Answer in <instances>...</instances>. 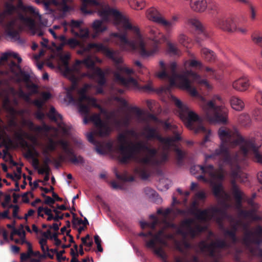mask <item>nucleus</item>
I'll list each match as a JSON object with an SVG mask.
<instances>
[{
	"label": "nucleus",
	"instance_id": "f257e3e1",
	"mask_svg": "<svg viewBox=\"0 0 262 262\" xmlns=\"http://www.w3.org/2000/svg\"><path fill=\"white\" fill-rule=\"evenodd\" d=\"M195 170L197 172L200 171L204 174L208 176V179L205 178L202 175L199 176L197 178L210 183L212 187L213 193L218 200L219 204L217 206L201 210L198 208V202L205 201L206 193L204 190L197 192L191 206V213L194 216V218L184 220L181 227L177 229V231L183 236L188 234L191 236H195L207 228V222L208 221L214 219L219 224L225 237L229 238L231 242L228 243L217 238L213 233L209 232L208 236L209 243L205 241L200 243L199 248L200 251L207 253L214 259L213 262H219L217 259L222 256V251L232 247L239 241L235 236L236 232L239 229L244 232L242 243L249 248L252 255L258 254L262 258V249L250 247L253 244L262 243V227L258 226L250 230L249 223L244 220L257 219L254 212L257 208V205L253 202L252 199H249L247 202L253 207L252 210H243L241 209V207L237 208L235 204V208L238 210V218L235 219L232 216L228 215L226 211L232 207V199L230 195L224 190L221 183L224 177L221 167L219 169H215L212 165H208L204 166L195 165L190 168V172L193 174L195 173Z\"/></svg>",
	"mask_w": 262,
	"mask_h": 262
},
{
	"label": "nucleus",
	"instance_id": "f03ea898",
	"mask_svg": "<svg viewBox=\"0 0 262 262\" xmlns=\"http://www.w3.org/2000/svg\"><path fill=\"white\" fill-rule=\"evenodd\" d=\"M58 40L60 44L56 46L59 52L61 63L59 69L63 75L70 79L72 84L68 90L67 98L69 102L79 106L80 112L86 114L89 111L86 104L95 105V100L86 95V93L93 87L90 84H85L77 91V97L73 96L72 91L77 86V82L84 77L90 79H97L98 83L103 85L105 83L103 72L96 67V63H101L102 60L91 53L101 52L114 63L118 64L122 61V56L118 51L110 50L101 43H91L86 46L74 38L67 39L64 35H60Z\"/></svg>",
	"mask_w": 262,
	"mask_h": 262
},
{
	"label": "nucleus",
	"instance_id": "7ed1b4c3",
	"mask_svg": "<svg viewBox=\"0 0 262 262\" xmlns=\"http://www.w3.org/2000/svg\"><path fill=\"white\" fill-rule=\"evenodd\" d=\"M81 11L85 14H91L92 8H95L98 15L103 21L113 20L114 23L119 30H131L133 33L132 40H128L126 33H113L112 36L118 39L117 44L123 51H137L141 56L148 57L152 56L159 51L158 45L165 42L167 46V51L172 55H179V50L176 45L169 41V34H164L159 29L155 27L149 28L148 35L150 40L152 41L155 46L152 49H149L147 43L137 26H133L125 16L122 15L118 11L111 8L108 5L101 3L99 0H82Z\"/></svg>",
	"mask_w": 262,
	"mask_h": 262
},
{
	"label": "nucleus",
	"instance_id": "20e7f679",
	"mask_svg": "<svg viewBox=\"0 0 262 262\" xmlns=\"http://www.w3.org/2000/svg\"><path fill=\"white\" fill-rule=\"evenodd\" d=\"M218 134L221 140V145L213 154L205 156V160H220V166L222 164L235 166V169L232 170L231 172V177L234 179L231 182L232 191L236 200V207L239 208L244 193L235 184V180L245 182L247 175L240 170L238 164L252 154L255 160L262 164V154L258 151L261 142L253 137L244 138L236 129L222 127Z\"/></svg>",
	"mask_w": 262,
	"mask_h": 262
},
{
	"label": "nucleus",
	"instance_id": "39448f33",
	"mask_svg": "<svg viewBox=\"0 0 262 262\" xmlns=\"http://www.w3.org/2000/svg\"><path fill=\"white\" fill-rule=\"evenodd\" d=\"M159 64L162 71L158 73L157 76L160 79H168L169 81V85L165 91H169L173 86H179L188 92L192 96L198 97L202 101L200 106L207 121L222 124L227 122L228 110L224 105L222 98L219 95H214L211 99L206 100L191 85L189 77L191 78L193 82L211 90L212 85L207 79L202 78L201 75L189 69H184L178 74L177 65L175 62H170L167 67L162 60L159 62Z\"/></svg>",
	"mask_w": 262,
	"mask_h": 262
},
{
	"label": "nucleus",
	"instance_id": "423d86ee",
	"mask_svg": "<svg viewBox=\"0 0 262 262\" xmlns=\"http://www.w3.org/2000/svg\"><path fill=\"white\" fill-rule=\"evenodd\" d=\"M91 98V97H90ZM93 98V97H91ZM94 99V98H93ZM95 100V105L91 103L84 104L88 105L89 111L86 114H83L80 112V114L84 116L83 119V123L86 124L89 121H91L94 124V128L93 132L87 133L86 137L88 140L91 143L95 145V149L96 151L99 154H104L107 151H111L113 148V143L111 142H107L105 144L103 143H99L97 142L94 138V135L104 137L108 136L112 132L113 128L112 126H114L117 129H120L121 127H127L133 119L132 116L129 114H126L121 119L119 120L116 117V112L112 111L107 112L103 109L101 108L100 112L105 119L103 121L100 114H94L89 117L90 107L91 106H93L96 107H99V105L96 103V100ZM78 108H79V106ZM79 111L80 110H79Z\"/></svg>",
	"mask_w": 262,
	"mask_h": 262
},
{
	"label": "nucleus",
	"instance_id": "0eeeda50",
	"mask_svg": "<svg viewBox=\"0 0 262 262\" xmlns=\"http://www.w3.org/2000/svg\"><path fill=\"white\" fill-rule=\"evenodd\" d=\"M127 136L137 139L139 134L134 129H130L119 135L116 148L121 162L127 163L133 160L141 165V164L160 163L166 160L164 154L158 159L156 158V148L147 145L142 141H128Z\"/></svg>",
	"mask_w": 262,
	"mask_h": 262
},
{
	"label": "nucleus",
	"instance_id": "6e6552de",
	"mask_svg": "<svg viewBox=\"0 0 262 262\" xmlns=\"http://www.w3.org/2000/svg\"><path fill=\"white\" fill-rule=\"evenodd\" d=\"M141 135L148 140L156 139L159 141L160 151L156 149V158L157 159L163 154H165L166 156V160L163 162L157 164H141V165L138 166L135 168V172L142 179H147L149 176V169L148 166L162 165L168 160L169 150L170 149H172L176 151L179 162H180L184 157L185 153L178 147V143L181 140V137L178 133H175L172 137H162L159 134L156 128L151 127L148 125L144 127Z\"/></svg>",
	"mask_w": 262,
	"mask_h": 262
},
{
	"label": "nucleus",
	"instance_id": "1a4fd4ad",
	"mask_svg": "<svg viewBox=\"0 0 262 262\" xmlns=\"http://www.w3.org/2000/svg\"><path fill=\"white\" fill-rule=\"evenodd\" d=\"M47 19L42 18L38 10L34 7L26 5L21 0H17V30L28 29L34 35L42 36L49 31L55 39L58 40L57 30L59 26L55 25L48 28Z\"/></svg>",
	"mask_w": 262,
	"mask_h": 262
},
{
	"label": "nucleus",
	"instance_id": "9d476101",
	"mask_svg": "<svg viewBox=\"0 0 262 262\" xmlns=\"http://www.w3.org/2000/svg\"><path fill=\"white\" fill-rule=\"evenodd\" d=\"M169 224L166 223L164 227L161 228L156 234H154L152 231L147 232L146 233L141 232L139 236H145L144 241L146 247L151 249L152 252L162 259L166 258V254L163 250V247L168 246L167 241H172L175 245L176 248L179 251H182L180 243H178L171 234H168L167 227Z\"/></svg>",
	"mask_w": 262,
	"mask_h": 262
},
{
	"label": "nucleus",
	"instance_id": "9b49d317",
	"mask_svg": "<svg viewBox=\"0 0 262 262\" xmlns=\"http://www.w3.org/2000/svg\"><path fill=\"white\" fill-rule=\"evenodd\" d=\"M171 100L177 107L179 116L185 125L190 129L193 130L195 133H203L205 134L204 142L209 140L210 131L207 130L203 125L202 119L193 111L179 99L173 96H171Z\"/></svg>",
	"mask_w": 262,
	"mask_h": 262
},
{
	"label": "nucleus",
	"instance_id": "f8f14e48",
	"mask_svg": "<svg viewBox=\"0 0 262 262\" xmlns=\"http://www.w3.org/2000/svg\"><path fill=\"white\" fill-rule=\"evenodd\" d=\"M116 71L114 72V76L116 82L124 86L125 87L134 90H142L145 92H150L153 90L152 85L151 81H149L146 84L142 87H140L137 81L133 77L128 76L124 77L122 74H125L130 75L133 73L132 69L128 68L125 64H123V58L122 61L117 64L115 63Z\"/></svg>",
	"mask_w": 262,
	"mask_h": 262
},
{
	"label": "nucleus",
	"instance_id": "ddd939ff",
	"mask_svg": "<svg viewBox=\"0 0 262 262\" xmlns=\"http://www.w3.org/2000/svg\"><path fill=\"white\" fill-rule=\"evenodd\" d=\"M57 144L60 145L67 158L71 162L74 164L83 163L84 162V160L82 157L80 156H77L75 154L74 151L69 142L63 139H60L57 141H55L52 138L49 137L44 149V154L47 156L50 151L55 150Z\"/></svg>",
	"mask_w": 262,
	"mask_h": 262
},
{
	"label": "nucleus",
	"instance_id": "4468645a",
	"mask_svg": "<svg viewBox=\"0 0 262 262\" xmlns=\"http://www.w3.org/2000/svg\"><path fill=\"white\" fill-rule=\"evenodd\" d=\"M16 10V7L12 4L7 3L5 10L0 13V24L3 26L7 36L15 39L16 37V18L11 19L12 13Z\"/></svg>",
	"mask_w": 262,
	"mask_h": 262
},
{
	"label": "nucleus",
	"instance_id": "2eb2a0df",
	"mask_svg": "<svg viewBox=\"0 0 262 262\" xmlns=\"http://www.w3.org/2000/svg\"><path fill=\"white\" fill-rule=\"evenodd\" d=\"M172 209L170 208H167L164 210L162 209H159L157 211L158 214H160L163 215L164 217V225L161 228H163L165 225L166 223L169 224L168 226L167 227V231L168 234H171L173 235L174 239L180 244V246L181 249H182V247H184L185 248H188L190 246V244L188 242V239L190 238H192L194 236H191L190 235L188 234H186L185 236H183L181 233L178 232L177 229H179L181 227L182 223L184 221H183L180 225L179 226H177L176 225L173 224H171L168 223L166 221V219L167 216L171 212Z\"/></svg>",
	"mask_w": 262,
	"mask_h": 262
},
{
	"label": "nucleus",
	"instance_id": "dca6fc26",
	"mask_svg": "<svg viewBox=\"0 0 262 262\" xmlns=\"http://www.w3.org/2000/svg\"><path fill=\"white\" fill-rule=\"evenodd\" d=\"M30 79V76L28 74L21 71L20 67L17 65V82L18 80H22L26 83V87L29 91V94H26L21 90H17V97H21L23 98L26 101L29 102L30 101V95L32 94L35 93L37 92L36 86L30 83L29 81Z\"/></svg>",
	"mask_w": 262,
	"mask_h": 262
},
{
	"label": "nucleus",
	"instance_id": "f3484780",
	"mask_svg": "<svg viewBox=\"0 0 262 262\" xmlns=\"http://www.w3.org/2000/svg\"><path fill=\"white\" fill-rule=\"evenodd\" d=\"M25 230H27L28 232H31V230L28 226H23L20 225L19 228H17V244H26L28 246L27 253L21 254L20 259L21 261L26 260L33 254L30 243L28 242L26 239Z\"/></svg>",
	"mask_w": 262,
	"mask_h": 262
},
{
	"label": "nucleus",
	"instance_id": "a211bd4d",
	"mask_svg": "<svg viewBox=\"0 0 262 262\" xmlns=\"http://www.w3.org/2000/svg\"><path fill=\"white\" fill-rule=\"evenodd\" d=\"M83 23L82 20L72 19L69 21L63 23V26L66 28L69 27L72 34L81 38H86L89 36V31L87 28H82L81 25Z\"/></svg>",
	"mask_w": 262,
	"mask_h": 262
},
{
	"label": "nucleus",
	"instance_id": "6ab92c4d",
	"mask_svg": "<svg viewBox=\"0 0 262 262\" xmlns=\"http://www.w3.org/2000/svg\"><path fill=\"white\" fill-rule=\"evenodd\" d=\"M215 26L224 31L232 33L237 29L236 24L232 17L219 16L215 21Z\"/></svg>",
	"mask_w": 262,
	"mask_h": 262
},
{
	"label": "nucleus",
	"instance_id": "aec40b11",
	"mask_svg": "<svg viewBox=\"0 0 262 262\" xmlns=\"http://www.w3.org/2000/svg\"><path fill=\"white\" fill-rule=\"evenodd\" d=\"M12 56L14 58L16 59V53L11 52H5L2 54L0 58V66H5L7 64L8 69L7 72H11L14 76H16V63L10 59Z\"/></svg>",
	"mask_w": 262,
	"mask_h": 262
},
{
	"label": "nucleus",
	"instance_id": "412c9836",
	"mask_svg": "<svg viewBox=\"0 0 262 262\" xmlns=\"http://www.w3.org/2000/svg\"><path fill=\"white\" fill-rule=\"evenodd\" d=\"M35 1L38 4H42L44 8L48 11H52V6L58 7L63 12H67L70 9L65 0H62L61 2L58 0H35Z\"/></svg>",
	"mask_w": 262,
	"mask_h": 262
},
{
	"label": "nucleus",
	"instance_id": "4be33fe9",
	"mask_svg": "<svg viewBox=\"0 0 262 262\" xmlns=\"http://www.w3.org/2000/svg\"><path fill=\"white\" fill-rule=\"evenodd\" d=\"M48 117L56 122L58 128L63 134L68 135L70 132V127L65 124L62 121V116L58 114L54 107H51L47 114Z\"/></svg>",
	"mask_w": 262,
	"mask_h": 262
},
{
	"label": "nucleus",
	"instance_id": "5701e85b",
	"mask_svg": "<svg viewBox=\"0 0 262 262\" xmlns=\"http://www.w3.org/2000/svg\"><path fill=\"white\" fill-rule=\"evenodd\" d=\"M53 209H49L48 207H39L38 208V215L39 216L43 217L44 214L48 216L47 220L50 221L53 220L58 222L63 219V215H59V212L54 207H52Z\"/></svg>",
	"mask_w": 262,
	"mask_h": 262
},
{
	"label": "nucleus",
	"instance_id": "b1692460",
	"mask_svg": "<svg viewBox=\"0 0 262 262\" xmlns=\"http://www.w3.org/2000/svg\"><path fill=\"white\" fill-rule=\"evenodd\" d=\"M12 179L14 182L15 188L14 189V192L13 194V199L14 205L10 204L11 201V196L9 194H6L5 196L4 201L2 203V206L4 208H6L8 207H11L13 208V216L15 220L16 218V172L14 171L12 176ZM15 221H14V223H15Z\"/></svg>",
	"mask_w": 262,
	"mask_h": 262
},
{
	"label": "nucleus",
	"instance_id": "393cba45",
	"mask_svg": "<svg viewBox=\"0 0 262 262\" xmlns=\"http://www.w3.org/2000/svg\"><path fill=\"white\" fill-rule=\"evenodd\" d=\"M192 67L197 70H201L203 69H205L206 72L210 73L212 76L214 75L215 70L211 67H205L203 63L199 60H196L195 58L186 60L184 63V69H188V68Z\"/></svg>",
	"mask_w": 262,
	"mask_h": 262
},
{
	"label": "nucleus",
	"instance_id": "a878e982",
	"mask_svg": "<svg viewBox=\"0 0 262 262\" xmlns=\"http://www.w3.org/2000/svg\"><path fill=\"white\" fill-rule=\"evenodd\" d=\"M27 125L30 129L38 133H43L48 135L51 130H53L54 132V134L52 135L53 137H56L58 134V131L56 128L50 127L44 123L41 126H35L31 121H28Z\"/></svg>",
	"mask_w": 262,
	"mask_h": 262
},
{
	"label": "nucleus",
	"instance_id": "bb28decb",
	"mask_svg": "<svg viewBox=\"0 0 262 262\" xmlns=\"http://www.w3.org/2000/svg\"><path fill=\"white\" fill-rule=\"evenodd\" d=\"M148 19L162 26L164 17L155 8H151L146 12Z\"/></svg>",
	"mask_w": 262,
	"mask_h": 262
},
{
	"label": "nucleus",
	"instance_id": "cd10ccee",
	"mask_svg": "<svg viewBox=\"0 0 262 262\" xmlns=\"http://www.w3.org/2000/svg\"><path fill=\"white\" fill-rule=\"evenodd\" d=\"M191 9L196 12H203L207 7L206 0H193L190 2Z\"/></svg>",
	"mask_w": 262,
	"mask_h": 262
},
{
	"label": "nucleus",
	"instance_id": "c85d7f7f",
	"mask_svg": "<svg viewBox=\"0 0 262 262\" xmlns=\"http://www.w3.org/2000/svg\"><path fill=\"white\" fill-rule=\"evenodd\" d=\"M249 85L248 79L245 76L235 80L232 83V87L236 90L244 91Z\"/></svg>",
	"mask_w": 262,
	"mask_h": 262
},
{
	"label": "nucleus",
	"instance_id": "c756f323",
	"mask_svg": "<svg viewBox=\"0 0 262 262\" xmlns=\"http://www.w3.org/2000/svg\"><path fill=\"white\" fill-rule=\"evenodd\" d=\"M178 20L179 17L177 15L172 16L170 20H167L164 17L162 26L164 27L167 34H169L170 31L175 26Z\"/></svg>",
	"mask_w": 262,
	"mask_h": 262
},
{
	"label": "nucleus",
	"instance_id": "7c9ffc66",
	"mask_svg": "<svg viewBox=\"0 0 262 262\" xmlns=\"http://www.w3.org/2000/svg\"><path fill=\"white\" fill-rule=\"evenodd\" d=\"M230 102L232 107L236 111H241L244 107L243 101L237 97H233L230 100Z\"/></svg>",
	"mask_w": 262,
	"mask_h": 262
},
{
	"label": "nucleus",
	"instance_id": "2f4dec72",
	"mask_svg": "<svg viewBox=\"0 0 262 262\" xmlns=\"http://www.w3.org/2000/svg\"><path fill=\"white\" fill-rule=\"evenodd\" d=\"M187 24L195 28V29L199 31L203 32V26L196 18L192 17L189 18L187 20Z\"/></svg>",
	"mask_w": 262,
	"mask_h": 262
},
{
	"label": "nucleus",
	"instance_id": "473e14b6",
	"mask_svg": "<svg viewBox=\"0 0 262 262\" xmlns=\"http://www.w3.org/2000/svg\"><path fill=\"white\" fill-rule=\"evenodd\" d=\"M151 218H153V222L151 223H148L145 222H140L141 227L143 229L148 227V228L154 230L156 226L158 224V221L154 215L150 216Z\"/></svg>",
	"mask_w": 262,
	"mask_h": 262
},
{
	"label": "nucleus",
	"instance_id": "72a5a7b5",
	"mask_svg": "<svg viewBox=\"0 0 262 262\" xmlns=\"http://www.w3.org/2000/svg\"><path fill=\"white\" fill-rule=\"evenodd\" d=\"M202 56L208 61L214 59V54L213 51L207 48H203L201 51Z\"/></svg>",
	"mask_w": 262,
	"mask_h": 262
},
{
	"label": "nucleus",
	"instance_id": "f704fd0d",
	"mask_svg": "<svg viewBox=\"0 0 262 262\" xmlns=\"http://www.w3.org/2000/svg\"><path fill=\"white\" fill-rule=\"evenodd\" d=\"M128 2L136 9H142L144 7V0H128Z\"/></svg>",
	"mask_w": 262,
	"mask_h": 262
},
{
	"label": "nucleus",
	"instance_id": "c9c22d12",
	"mask_svg": "<svg viewBox=\"0 0 262 262\" xmlns=\"http://www.w3.org/2000/svg\"><path fill=\"white\" fill-rule=\"evenodd\" d=\"M93 28L97 32H103L106 29L105 27L102 26V21L99 20L94 21Z\"/></svg>",
	"mask_w": 262,
	"mask_h": 262
},
{
	"label": "nucleus",
	"instance_id": "e433bc0d",
	"mask_svg": "<svg viewBox=\"0 0 262 262\" xmlns=\"http://www.w3.org/2000/svg\"><path fill=\"white\" fill-rule=\"evenodd\" d=\"M43 196L44 198L43 203L49 205L51 207L50 209H53L52 207H54L53 204L55 203V200L52 198L46 195H43Z\"/></svg>",
	"mask_w": 262,
	"mask_h": 262
},
{
	"label": "nucleus",
	"instance_id": "4c0bfd02",
	"mask_svg": "<svg viewBox=\"0 0 262 262\" xmlns=\"http://www.w3.org/2000/svg\"><path fill=\"white\" fill-rule=\"evenodd\" d=\"M144 192L149 198H155L158 196L155 191L150 188L147 187L145 188Z\"/></svg>",
	"mask_w": 262,
	"mask_h": 262
},
{
	"label": "nucleus",
	"instance_id": "58836bf2",
	"mask_svg": "<svg viewBox=\"0 0 262 262\" xmlns=\"http://www.w3.org/2000/svg\"><path fill=\"white\" fill-rule=\"evenodd\" d=\"M39 243L40 245L41 250L43 252L49 251V247L47 245V239L46 238L40 239Z\"/></svg>",
	"mask_w": 262,
	"mask_h": 262
},
{
	"label": "nucleus",
	"instance_id": "ea45409f",
	"mask_svg": "<svg viewBox=\"0 0 262 262\" xmlns=\"http://www.w3.org/2000/svg\"><path fill=\"white\" fill-rule=\"evenodd\" d=\"M7 227L8 228L12 229V231L10 236V239L11 241H13L16 244V239L14 238V236L16 235V228L13 227V225L11 224H8Z\"/></svg>",
	"mask_w": 262,
	"mask_h": 262
},
{
	"label": "nucleus",
	"instance_id": "a19ab883",
	"mask_svg": "<svg viewBox=\"0 0 262 262\" xmlns=\"http://www.w3.org/2000/svg\"><path fill=\"white\" fill-rule=\"evenodd\" d=\"M252 40L257 45H260L262 43V35L255 34L252 35Z\"/></svg>",
	"mask_w": 262,
	"mask_h": 262
},
{
	"label": "nucleus",
	"instance_id": "79ce46f5",
	"mask_svg": "<svg viewBox=\"0 0 262 262\" xmlns=\"http://www.w3.org/2000/svg\"><path fill=\"white\" fill-rule=\"evenodd\" d=\"M178 40L180 43L184 46L187 42V37L183 33H181L179 35Z\"/></svg>",
	"mask_w": 262,
	"mask_h": 262
},
{
	"label": "nucleus",
	"instance_id": "37998d69",
	"mask_svg": "<svg viewBox=\"0 0 262 262\" xmlns=\"http://www.w3.org/2000/svg\"><path fill=\"white\" fill-rule=\"evenodd\" d=\"M72 140L76 147L79 148H82L83 147V145L82 140L80 139L77 137H75L73 138Z\"/></svg>",
	"mask_w": 262,
	"mask_h": 262
},
{
	"label": "nucleus",
	"instance_id": "c03bdc74",
	"mask_svg": "<svg viewBox=\"0 0 262 262\" xmlns=\"http://www.w3.org/2000/svg\"><path fill=\"white\" fill-rule=\"evenodd\" d=\"M254 115L256 117L257 120H262V108H258L255 110Z\"/></svg>",
	"mask_w": 262,
	"mask_h": 262
},
{
	"label": "nucleus",
	"instance_id": "a18cd8bd",
	"mask_svg": "<svg viewBox=\"0 0 262 262\" xmlns=\"http://www.w3.org/2000/svg\"><path fill=\"white\" fill-rule=\"evenodd\" d=\"M33 103L36 106L38 110L42 109V106L45 103L44 101L41 99H36L33 101Z\"/></svg>",
	"mask_w": 262,
	"mask_h": 262
},
{
	"label": "nucleus",
	"instance_id": "49530a36",
	"mask_svg": "<svg viewBox=\"0 0 262 262\" xmlns=\"http://www.w3.org/2000/svg\"><path fill=\"white\" fill-rule=\"evenodd\" d=\"M41 110L42 109H39L35 113L36 117L39 120H42L45 116L44 113Z\"/></svg>",
	"mask_w": 262,
	"mask_h": 262
},
{
	"label": "nucleus",
	"instance_id": "de8ad7c7",
	"mask_svg": "<svg viewBox=\"0 0 262 262\" xmlns=\"http://www.w3.org/2000/svg\"><path fill=\"white\" fill-rule=\"evenodd\" d=\"M114 100L119 103L122 106L125 107L127 105L126 101L122 98L115 97H114Z\"/></svg>",
	"mask_w": 262,
	"mask_h": 262
},
{
	"label": "nucleus",
	"instance_id": "09e8293b",
	"mask_svg": "<svg viewBox=\"0 0 262 262\" xmlns=\"http://www.w3.org/2000/svg\"><path fill=\"white\" fill-rule=\"evenodd\" d=\"M49 168L47 165H45L43 167L40 168L38 170V173L40 174L47 173L49 172Z\"/></svg>",
	"mask_w": 262,
	"mask_h": 262
},
{
	"label": "nucleus",
	"instance_id": "8fccbe9b",
	"mask_svg": "<svg viewBox=\"0 0 262 262\" xmlns=\"http://www.w3.org/2000/svg\"><path fill=\"white\" fill-rule=\"evenodd\" d=\"M118 178L124 181H132L134 180V178L132 177L128 178L126 175H124L122 176L117 175Z\"/></svg>",
	"mask_w": 262,
	"mask_h": 262
},
{
	"label": "nucleus",
	"instance_id": "3c124183",
	"mask_svg": "<svg viewBox=\"0 0 262 262\" xmlns=\"http://www.w3.org/2000/svg\"><path fill=\"white\" fill-rule=\"evenodd\" d=\"M64 253V250H62L57 254V258L59 261L66 259V257L63 256L62 254Z\"/></svg>",
	"mask_w": 262,
	"mask_h": 262
},
{
	"label": "nucleus",
	"instance_id": "603ef678",
	"mask_svg": "<svg viewBox=\"0 0 262 262\" xmlns=\"http://www.w3.org/2000/svg\"><path fill=\"white\" fill-rule=\"evenodd\" d=\"M250 17L252 20H254L256 17V12L252 6H250Z\"/></svg>",
	"mask_w": 262,
	"mask_h": 262
},
{
	"label": "nucleus",
	"instance_id": "864d4df0",
	"mask_svg": "<svg viewBox=\"0 0 262 262\" xmlns=\"http://www.w3.org/2000/svg\"><path fill=\"white\" fill-rule=\"evenodd\" d=\"M29 196H32V193H25L23 195H22V201L25 203H28L29 201Z\"/></svg>",
	"mask_w": 262,
	"mask_h": 262
},
{
	"label": "nucleus",
	"instance_id": "5fc2aeb1",
	"mask_svg": "<svg viewBox=\"0 0 262 262\" xmlns=\"http://www.w3.org/2000/svg\"><path fill=\"white\" fill-rule=\"evenodd\" d=\"M42 100L45 102L51 97V94L48 92H44L41 94Z\"/></svg>",
	"mask_w": 262,
	"mask_h": 262
},
{
	"label": "nucleus",
	"instance_id": "6e6d98bb",
	"mask_svg": "<svg viewBox=\"0 0 262 262\" xmlns=\"http://www.w3.org/2000/svg\"><path fill=\"white\" fill-rule=\"evenodd\" d=\"M54 208L55 209H57V210L59 212V215H63V214H60V212L59 210H65L67 209L66 207L64 205H57L56 207L54 206Z\"/></svg>",
	"mask_w": 262,
	"mask_h": 262
},
{
	"label": "nucleus",
	"instance_id": "4d7b16f0",
	"mask_svg": "<svg viewBox=\"0 0 262 262\" xmlns=\"http://www.w3.org/2000/svg\"><path fill=\"white\" fill-rule=\"evenodd\" d=\"M256 100L262 105V91H259L256 95Z\"/></svg>",
	"mask_w": 262,
	"mask_h": 262
},
{
	"label": "nucleus",
	"instance_id": "13d9d810",
	"mask_svg": "<svg viewBox=\"0 0 262 262\" xmlns=\"http://www.w3.org/2000/svg\"><path fill=\"white\" fill-rule=\"evenodd\" d=\"M42 235L45 237L46 239L50 236L51 232L50 230H48L46 232H41Z\"/></svg>",
	"mask_w": 262,
	"mask_h": 262
},
{
	"label": "nucleus",
	"instance_id": "bf43d9fd",
	"mask_svg": "<svg viewBox=\"0 0 262 262\" xmlns=\"http://www.w3.org/2000/svg\"><path fill=\"white\" fill-rule=\"evenodd\" d=\"M77 221L78 224H83L84 226H86L89 224L88 221L86 218H84L83 221L82 220H77Z\"/></svg>",
	"mask_w": 262,
	"mask_h": 262
},
{
	"label": "nucleus",
	"instance_id": "052dcab7",
	"mask_svg": "<svg viewBox=\"0 0 262 262\" xmlns=\"http://www.w3.org/2000/svg\"><path fill=\"white\" fill-rule=\"evenodd\" d=\"M3 236L4 238V239L6 242H8L9 241V233L6 230H4L3 232Z\"/></svg>",
	"mask_w": 262,
	"mask_h": 262
},
{
	"label": "nucleus",
	"instance_id": "680f3d73",
	"mask_svg": "<svg viewBox=\"0 0 262 262\" xmlns=\"http://www.w3.org/2000/svg\"><path fill=\"white\" fill-rule=\"evenodd\" d=\"M235 32H238L242 34H245L247 32V29L244 28H240L237 27V29Z\"/></svg>",
	"mask_w": 262,
	"mask_h": 262
},
{
	"label": "nucleus",
	"instance_id": "e2e57ef3",
	"mask_svg": "<svg viewBox=\"0 0 262 262\" xmlns=\"http://www.w3.org/2000/svg\"><path fill=\"white\" fill-rule=\"evenodd\" d=\"M48 40L45 38H42V41L40 42L42 46L47 47L48 46Z\"/></svg>",
	"mask_w": 262,
	"mask_h": 262
},
{
	"label": "nucleus",
	"instance_id": "0e129e2a",
	"mask_svg": "<svg viewBox=\"0 0 262 262\" xmlns=\"http://www.w3.org/2000/svg\"><path fill=\"white\" fill-rule=\"evenodd\" d=\"M50 228L54 229L55 231H57L59 229V225L57 223H54L52 226H50Z\"/></svg>",
	"mask_w": 262,
	"mask_h": 262
},
{
	"label": "nucleus",
	"instance_id": "69168bd1",
	"mask_svg": "<svg viewBox=\"0 0 262 262\" xmlns=\"http://www.w3.org/2000/svg\"><path fill=\"white\" fill-rule=\"evenodd\" d=\"M94 240L96 244H100L101 242V239L98 235H95Z\"/></svg>",
	"mask_w": 262,
	"mask_h": 262
},
{
	"label": "nucleus",
	"instance_id": "338daca9",
	"mask_svg": "<svg viewBox=\"0 0 262 262\" xmlns=\"http://www.w3.org/2000/svg\"><path fill=\"white\" fill-rule=\"evenodd\" d=\"M257 177L258 182L262 185V171L257 173Z\"/></svg>",
	"mask_w": 262,
	"mask_h": 262
},
{
	"label": "nucleus",
	"instance_id": "774afa93",
	"mask_svg": "<svg viewBox=\"0 0 262 262\" xmlns=\"http://www.w3.org/2000/svg\"><path fill=\"white\" fill-rule=\"evenodd\" d=\"M149 119L151 120L154 121L155 122H158L159 121L157 118L152 115H149Z\"/></svg>",
	"mask_w": 262,
	"mask_h": 262
}]
</instances>
